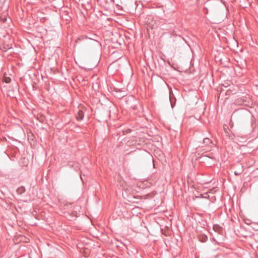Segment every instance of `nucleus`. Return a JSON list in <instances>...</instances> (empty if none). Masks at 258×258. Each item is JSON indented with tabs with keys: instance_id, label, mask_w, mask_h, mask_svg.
Listing matches in <instances>:
<instances>
[{
	"instance_id": "f257e3e1",
	"label": "nucleus",
	"mask_w": 258,
	"mask_h": 258,
	"mask_svg": "<svg viewBox=\"0 0 258 258\" xmlns=\"http://www.w3.org/2000/svg\"><path fill=\"white\" fill-rule=\"evenodd\" d=\"M249 112L245 109H239L235 110L231 115V118L238 121H243L250 117Z\"/></svg>"
},
{
	"instance_id": "f03ea898",
	"label": "nucleus",
	"mask_w": 258,
	"mask_h": 258,
	"mask_svg": "<svg viewBox=\"0 0 258 258\" xmlns=\"http://www.w3.org/2000/svg\"><path fill=\"white\" fill-rule=\"evenodd\" d=\"M84 113L82 110H79L76 115V118L78 120H82L84 118Z\"/></svg>"
},
{
	"instance_id": "7ed1b4c3",
	"label": "nucleus",
	"mask_w": 258,
	"mask_h": 258,
	"mask_svg": "<svg viewBox=\"0 0 258 258\" xmlns=\"http://www.w3.org/2000/svg\"><path fill=\"white\" fill-rule=\"evenodd\" d=\"M244 171L243 167L241 166H239V168L234 171V173L235 175H240Z\"/></svg>"
},
{
	"instance_id": "20e7f679",
	"label": "nucleus",
	"mask_w": 258,
	"mask_h": 258,
	"mask_svg": "<svg viewBox=\"0 0 258 258\" xmlns=\"http://www.w3.org/2000/svg\"><path fill=\"white\" fill-rule=\"evenodd\" d=\"M26 191V189L24 186H21L18 187L17 189V192L19 195H22Z\"/></svg>"
},
{
	"instance_id": "39448f33",
	"label": "nucleus",
	"mask_w": 258,
	"mask_h": 258,
	"mask_svg": "<svg viewBox=\"0 0 258 258\" xmlns=\"http://www.w3.org/2000/svg\"><path fill=\"white\" fill-rule=\"evenodd\" d=\"M199 240L202 242H205L208 240V237L205 234L200 235L199 236Z\"/></svg>"
},
{
	"instance_id": "423d86ee",
	"label": "nucleus",
	"mask_w": 258,
	"mask_h": 258,
	"mask_svg": "<svg viewBox=\"0 0 258 258\" xmlns=\"http://www.w3.org/2000/svg\"><path fill=\"white\" fill-rule=\"evenodd\" d=\"M203 143L206 145H208L212 143V141L208 138H205L203 140Z\"/></svg>"
},
{
	"instance_id": "0eeeda50",
	"label": "nucleus",
	"mask_w": 258,
	"mask_h": 258,
	"mask_svg": "<svg viewBox=\"0 0 258 258\" xmlns=\"http://www.w3.org/2000/svg\"><path fill=\"white\" fill-rule=\"evenodd\" d=\"M3 81L6 83H10L11 80L10 77H6L5 75H4L3 77Z\"/></svg>"
},
{
	"instance_id": "6e6552de",
	"label": "nucleus",
	"mask_w": 258,
	"mask_h": 258,
	"mask_svg": "<svg viewBox=\"0 0 258 258\" xmlns=\"http://www.w3.org/2000/svg\"><path fill=\"white\" fill-rule=\"evenodd\" d=\"M131 132H132V130H131V129H127V130H125V131H124L123 132V135L127 134H128V133H131Z\"/></svg>"
},
{
	"instance_id": "1a4fd4ad",
	"label": "nucleus",
	"mask_w": 258,
	"mask_h": 258,
	"mask_svg": "<svg viewBox=\"0 0 258 258\" xmlns=\"http://www.w3.org/2000/svg\"><path fill=\"white\" fill-rule=\"evenodd\" d=\"M11 48V47L9 45H7L4 46L5 51L7 50L10 49Z\"/></svg>"
},
{
	"instance_id": "9d476101",
	"label": "nucleus",
	"mask_w": 258,
	"mask_h": 258,
	"mask_svg": "<svg viewBox=\"0 0 258 258\" xmlns=\"http://www.w3.org/2000/svg\"><path fill=\"white\" fill-rule=\"evenodd\" d=\"M85 37L84 36H82V37H80L79 38H78L76 40V42H78L79 41H81L83 39H84Z\"/></svg>"
},
{
	"instance_id": "9b49d317",
	"label": "nucleus",
	"mask_w": 258,
	"mask_h": 258,
	"mask_svg": "<svg viewBox=\"0 0 258 258\" xmlns=\"http://www.w3.org/2000/svg\"><path fill=\"white\" fill-rule=\"evenodd\" d=\"M197 198H204L203 194H201L200 197H197Z\"/></svg>"
}]
</instances>
